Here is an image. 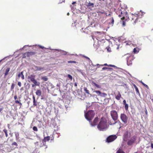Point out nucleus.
Here are the masks:
<instances>
[{
    "label": "nucleus",
    "instance_id": "28",
    "mask_svg": "<svg viewBox=\"0 0 153 153\" xmlns=\"http://www.w3.org/2000/svg\"><path fill=\"white\" fill-rule=\"evenodd\" d=\"M84 57H85L86 59H88L89 60V61H90L91 62V65H93V66H96V65H93V63H92V61H91L90 59V58H89V57H87V56H85Z\"/></svg>",
    "mask_w": 153,
    "mask_h": 153
},
{
    "label": "nucleus",
    "instance_id": "31",
    "mask_svg": "<svg viewBox=\"0 0 153 153\" xmlns=\"http://www.w3.org/2000/svg\"><path fill=\"white\" fill-rule=\"evenodd\" d=\"M116 153H125L122 150H121L120 149H119L117 151Z\"/></svg>",
    "mask_w": 153,
    "mask_h": 153
},
{
    "label": "nucleus",
    "instance_id": "45",
    "mask_svg": "<svg viewBox=\"0 0 153 153\" xmlns=\"http://www.w3.org/2000/svg\"><path fill=\"white\" fill-rule=\"evenodd\" d=\"M111 20V23L112 25H113L114 24V19H113V17L112 18Z\"/></svg>",
    "mask_w": 153,
    "mask_h": 153
},
{
    "label": "nucleus",
    "instance_id": "47",
    "mask_svg": "<svg viewBox=\"0 0 153 153\" xmlns=\"http://www.w3.org/2000/svg\"><path fill=\"white\" fill-rule=\"evenodd\" d=\"M122 25L123 26H124L126 25L125 22L123 21L122 22Z\"/></svg>",
    "mask_w": 153,
    "mask_h": 153
},
{
    "label": "nucleus",
    "instance_id": "1",
    "mask_svg": "<svg viewBox=\"0 0 153 153\" xmlns=\"http://www.w3.org/2000/svg\"><path fill=\"white\" fill-rule=\"evenodd\" d=\"M107 128V120L105 118L102 117L98 124L97 128L100 131H105Z\"/></svg>",
    "mask_w": 153,
    "mask_h": 153
},
{
    "label": "nucleus",
    "instance_id": "49",
    "mask_svg": "<svg viewBox=\"0 0 153 153\" xmlns=\"http://www.w3.org/2000/svg\"><path fill=\"white\" fill-rule=\"evenodd\" d=\"M108 65L106 63H105L103 65H101L100 66H108Z\"/></svg>",
    "mask_w": 153,
    "mask_h": 153
},
{
    "label": "nucleus",
    "instance_id": "63",
    "mask_svg": "<svg viewBox=\"0 0 153 153\" xmlns=\"http://www.w3.org/2000/svg\"><path fill=\"white\" fill-rule=\"evenodd\" d=\"M134 19V16L132 17V19L133 20Z\"/></svg>",
    "mask_w": 153,
    "mask_h": 153
},
{
    "label": "nucleus",
    "instance_id": "43",
    "mask_svg": "<svg viewBox=\"0 0 153 153\" xmlns=\"http://www.w3.org/2000/svg\"><path fill=\"white\" fill-rule=\"evenodd\" d=\"M106 49L107 51L108 52H110L111 51V49L109 47H106Z\"/></svg>",
    "mask_w": 153,
    "mask_h": 153
},
{
    "label": "nucleus",
    "instance_id": "20",
    "mask_svg": "<svg viewBox=\"0 0 153 153\" xmlns=\"http://www.w3.org/2000/svg\"><path fill=\"white\" fill-rule=\"evenodd\" d=\"M36 95L40 96L41 95V91L40 90H37L36 92Z\"/></svg>",
    "mask_w": 153,
    "mask_h": 153
},
{
    "label": "nucleus",
    "instance_id": "30",
    "mask_svg": "<svg viewBox=\"0 0 153 153\" xmlns=\"http://www.w3.org/2000/svg\"><path fill=\"white\" fill-rule=\"evenodd\" d=\"M3 131L5 133L6 137H8V135L7 133V130L5 129L3 130Z\"/></svg>",
    "mask_w": 153,
    "mask_h": 153
},
{
    "label": "nucleus",
    "instance_id": "24",
    "mask_svg": "<svg viewBox=\"0 0 153 153\" xmlns=\"http://www.w3.org/2000/svg\"><path fill=\"white\" fill-rule=\"evenodd\" d=\"M10 68H7L6 70L5 71V73L4 74L5 76H6L8 74V72L10 71Z\"/></svg>",
    "mask_w": 153,
    "mask_h": 153
},
{
    "label": "nucleus",
    "instance_id": "16",
    "mask_svg": "<svg viewBox=\"0 0 153 153\" xmlns=\"http://www.w3.org/2000/svg\"><path fill=\"white\" fill-rule=\"evenodd\" d=\"M33 105L36 106L37 105L36 101V100L35 97L33 95Z\"/></svg>",
    "mask_w": 153,
    "mask_h": 153
},
{
    "label": "nucleus",
    "instance_id": "50",
    "mask_svg": "<svg viewBox=\"0 0 153 153\" xmlns=\"http://www.w3.org/2000/svg\"><path fill=\"white\" fill-rule=\"evenodd\" d=\"M145 113H146V114L147 115V114H148V113H147V109L146 108H145Z\"/></svg>",
    "mask_w": 153,
    "mask_h": 153
},
{
    "label": "nucleus",
    "instance_id": "27",
    "mask_svg": "<svg viewBox=\"0 0 153 153\" xmlns=\"http://www.w3.org/2000/svg\"><path fill=\"white\" fill-rule=\"evenodd\" d=\"M106 69H108V70H112L113 69L112 68H108V67H103V68H102V70H101V71H102V70H106Z\"/></svg>",
    "mask_w": 153,
    "mask_h": 153
},
{
    "label": "nucleus",
    "instance_id": "37",
    "mask_svg": "<svg viewBox=\"0 0 153 153\" xmlns=\"http://www.w3.org/2000/svg\"><path fill=\"white\" fill-rule=\"evenodd\" d=\"M77 71L80 73L82 75H83L84 74V73L81 70H77Z\"/></svg>",
    "mask_w": 153,
    "mask_h": 153
},
{
    "label": "nucleus",
    "instance_id": "6",
    "mask_svg": "<svg viewBox=\"0 0 153 153\" xmlns=\"http://www.w3.org/2000/svg\"><path fill=\"white\" fill-rule=\"evenodd\" d=\"M117 138L116 135H111L108 137L107 138V142L110 143L114 141Z\"/></svg>",
    "mask_w": 153,
    "mask_h": 153
},
{
    "label": "nucleus",
    "instance_id": "39",
    "mask_svg": "<svg viewBox=\"0 0 153 153\" xmlns=\"http://www.w3.org/2000/svg\"><path fill=\"white\" fill-rule=\"evenodd\" d=\"M15 102L16 103H19L20 105H22V103L20 102H19L18 100H16Z\"/></svg>",
    "mask_w": 153,
    "mask_h": 153
},
{
    "label": "nucleus",
    "instance_id": "33",
    "mask_svg": "<svg viewBox=\"0 0 153 153\" xmlns=\"http://www.w3.org/2000/svg\"><path fill=\"white\" fill-rule=\"evenodd\" d=\"M128 104H126L125 105V108L126 110H127L128 109Z\"/></svg>",
    "mask_w": 153,
    "mask_h": 153
},
{
    "label": "nucleus",
    "instance_id": "53",
    "mask_svg": "<svg viewBox=\"0 0 153 153\" xmlns=\"http://www.w3.org/2000/svg\"><path fill=\"white\" fill-rule=\"evenodd\" d=\"M39 46V47L40 48H42V49H44V47L42 46Z\"/></svg>",
    "mask_w": 153,
    "mask_h": 153
},
{
    "label": "nucleus",
    "instance_id": "10",
    "mask_svg": "<svg viewBox=\"0 0 153 153\" xmlns=\"http://www.w3.org/2000/svg\"><path fill=\"white\" fill-rule=\"evenodd\" d=\"M94 92H95L98 94V96L100 95L101 96H106L107 94L105 93H102L100 91H94Z\"/></svg>",
    "mask_w": 153,
    "mask_h": 153
},
{
    "label": "nucleus",
    "instance_id": "61",
    "mask_svg": "<svg viewBox=\"0 0 153 153\" xmlns=\"http://www.w3.org/2000/svg\"><path fill=\"white\" fill-rule=\"evenodd\" d=\"M69 13H67V15L68 16H69Z\"/></svg>",
    "mask_w": 153,
    "mask_h": 153
},
{
    "label": "nucleus",
    "instance_id": "46",
    "mask_svg": "<svg viewBox=\"0 0 153 153\" xmlns=\"http://www.w3.org/2000/svg\"><path fill=\"white\" fill-rule=\"evenodd\" d=\"M18 85L20 87L21 86V82H18Z\"/></svg>",
    "mask_w": 153,
    "mask_h": 153
},
{
    "label": "nucleus",
    "instance_id": "40",
    "mask_svg": "<svg viewBox=\"0 0 153 153\" xmlns=\"http://www.w3.org/2000/svg\"><path fill=\"white\" fill-rule=\"evenodd\" d=\"M120 123V121H117L113 123H110L109 124H110V125H114V124H115L116 123Z\"/></svg>",
    "mask_w": 153,
    "mask_h": 153
},
{
    "label": "nucleus",
    "instance_id": "11",
    "mask_svg": "<svg viewBox=\"0 0 153 153\" xmlns=\"http://www.w3.org/2000/svg\"><path fill=\"white\" fill-rule=\"evenodd\" d=\"M128 131H126L123 135V140L124 141H126L128 137Z\"/></svg>",
    "mask_w": 153,
    "mask_h": 153
},
{
    "label": "nucleus",
    "instance_id": "29",
    "mask_svg": "<svg viewBox=\"0 0 153 153\" xmlns=\"http://www.w3.org/2000/svg\"><path fill=\"white\" fill-rule=\"evenodd\" d=\"M15 86V84L13 83L11 85V88H10V90L11 91H12L13 90L14 88V87Z\"/></svg>",
    "mask_w": 153,
    "mask_h": 153
},
{
    "label": "nucleus",
    "instance_id": "9",
    "mask_svg": "<svg viewBox=\"0 0 153 153\" xmlns=\"http://www.w3.org/2000/svg\"><path fill=\"white\" fill-rule=\"evenodd\" d=\"M98 120L99 118L97 117H96L94 120L93 123H92L90 121V125L92 126H95L96 125L98 122Z\"/></svg>",
    "mask_w": 153,
    "mask_h": 153
},
{
    "label": "nucleus",
    "instance_id": "32",
    "mask_svg": "<svg viewBox=\"0 0 153 153\" xmlns=\"http://www.w3.org/2000/svg\"><path fill=\"white\" fill-rule=\"evenodd\" d=\"M84 90L85 91V93L87 94H89V91L88 90H87V88H84Z\"/></svg>",
    "mask_w": 153,
    "mask_h": 153
},
{
    "label": "nucleus",
    "instance_id": "26",
    "mask_svg": "<svg viewBox=\"0 0 153 153\" xmlns=\"http://www.w3.org/2000/svg\"><path fill=\"white\" fill-rule=\"evenodd\" d=\"M41 79L45 81H47L48 80V78L47 76H45L42 77Z\"/></svg>",
    "mask_w": 153,
    "mask_h": 153
},
{
    "label": "nucleus",
    "instance_id": "23",
    "mask_svg": "<svg viewBox=\"0 0 153 153\" xmlns=\"http://www.w3.org/2000/svg\"><path fill=\"white\" fill-rule=\"evenodd\" d=\"M134 87L136 91V92L137 93V94L140 95V94L139 91V90H138L137 87L135 85H134Z\"/></svg>",
    "mask_w": 153,
    "mask_h": 153
},
{
    "label": "nucleus",
    "instance_id": "25",
    "mask_svg": "<svg viewBox=\"0 0 153 153\" xmlns=\"http://www.w3.org/2000/svg\"><path fill=\"white\" fill-rule=\"evenodd\" d=\"M15 134V136L16 137V140H18L19 138V133L18 132H16Z\"/></svg>",
    "mask_w": 153,
    "mask_h": 153
},
{
    "label": "nucleus",
    "instance_id": "56",
    "mask_svg": "<svg viewBox=\"0 0 153 153\" xmlns=\"http://www.w3.org/2000/svg\"><path fill=\"white\" fill-rule=\"evenodd\" d=\"M93 23L91 22V23L89 25V26H91L92 25V24Z\"/></svg>",
    "mask_w": 153,
    "mask_h": 153
},
{
    "label": "nucleus",
    "instance_id": "48",
    "mask_svg": "<svg viewBox=\"0 0 153 153\" xmlns=\"http://www.w3.org/2000/svg\"><path fill=\"white\" fill-rule=\"evenodd\" d=\"M123 104L125 105V104H126L127 103H126V101L125 100H124L123 101Z\"/></svg>",
    "mask_w": 153,
    "mask_h": 153
},
{
    "label": "nucleus",
    "instance_id": "60",
    "mask_svg": "<svg viewBox=\"0 0 153 153\" xmlns=\"http://www.w3.org/2000/svg\"><path fill=\"white\" fill-rule=\"evenodd\" d=\"M112 65H108V66L111 67Z\"/></svg>",
    "mask_w": 153,
    "mask_h": 153
},
{
    "label": "nucleus",
    "instance_id": "64",
    "mask_svg": "<svg viewBox=\"0 0 153 153\" xmlns=\"http://www.w3.org/2000/svg\"><path fill=\"white\" fill-rule=\"evenodd\" d=\"M119 46H118L117 48V49H119Z\"/></svg>",
    "mask_w": 153,
    "mask_h": 153
},
{
    "label": "nucleus",
    "instance_id": "4",
    "mask_svg": "<svg viewBox=\"0 0 153 153\" xmlns=\"http://www.w3.org/2000/svg\"><path fill=\"white\" fill-rule=\"evenodd\" d=\"M35 75L32 74L30 76H28L27 77V79L28 81L29 82H33V83H36V82L37 81V80L35 79Z\"/></svg>",
    "mask_w": 153,
    "mask_h": 153
},
{
    "label": "nucleus",
    "instance_id": "59",
    "mask_svg": "<svg viewBox=\"0 0 153 153\" xmlns=\"http://www.w3.org/2000/svg\"><path fill=\"white\" fill-rule=\"evenodd\" d=\"M100 1H104L105 0H99Z\"/></svg>",
    "mask_w": 153,
    "mask_h": 153
},
{
    "label": "nucleus",
    "instance_id": "8",
    "mask_svg": "<svg viewBox=\"0 0 153 153\" xmlns=\"http://www.w3.org/2000/svg\"><path fill=\"white\" fill-rule=\"evenodd\" d=\"M136 136H133L130 140H128L127 142V144L128 145H131L133 143L135 142L136 140Z\"/></svg>",
    "mask_w": 153,
    "mask_h": 153
},
{
    "label": "nucleus",
    "instance_id": "55",
    "mask_svg": "<svg viewBox=\"0 0 153 153\" xmlns=\"http://www.w3.org/2000/svg\"><path fill=\"white\" fill-rule=\"evenodd\" d=\"M74 85L75 87H76L77 86V84L76 82L75 83Z\"/></svg>",
    "mask_w": 153,
    "mask_h": 153
},
{
    "label": "nucleus",
    "instance_id": "35",
    "mask_svg": "<svg viewBox=\"0 0 153 153\" xmlns=\"http://www.w3.org/2000/svg\"><path fill=\"white\" fill-rule=\"evenodd\" d=\"M141 83H142V84L145 86V87L146 88H147L148 89L149 88V87L148 86L146 85V84H144V83H143V82H141Z\"/></svg>",
    "mask_w": 153,
    "mask_h": 153
},
{
    "label": "nucleus",
    "instance_id": "21",
    "mask_svg": "<svg viewBox=\"0 0 153 153\" xmlns=\"http://www.w3.org/2000/svg\"><path fill=\"white\" fill-rule=\"evenodd\" d=\"M55 50L56 51H58L59 52H62V54L63 55H66L67 54V52H66V51H62L61 50H57V49H55Z\"/></svg>",
    "mask_w": 153,
    "mask_h": 153
},
{
    "label": "nucleus",
    "instance_id": "7",
    "mask_svg": "<svg viewBox=\"0 0 153 153\" xmlns=\"http://www.w3.org/2000/svg\"><path fill=\"white\" fill-rule=\"evenodd\" d=\"M35 144L36 146H39L40 147H42L44 146L45 147V149L47 148V146L45 144V143L43 140L42 141H40L39 142H36L35 143Z\"/></svg>",
    "mask_w": 153,
    "mask_h": 153
},
{
    "label": "nucleus",
    "instance_id": "38",
    "mask_svg": "<svg viewBox=\"0 0 153 153\" xmlns=\"http://www.w3.org/2000/svg\"><path fill=\"white\" fill-rule=\"evenodd\" d=\"M33 130L35 131H38V129L36 126H34L33 127Z\"/></svg>",
    "mask_w": 153,
    "mask_h": 153
},
{
    "label": "nucleus",
    "instance_id": "36",
    "mask_svg": "<svg viewBox=\"0 0 153 153\" xmlns=\"http://www.w3.org/2000/svg\"><path fill=\"white\" fill-rule=\"evenodd\" d=\"M68 76L71 80L72 79V76L71 75L68 74Z\"/></svg>",
    "mask_w": 153,
    "mask_h": 153
},
{
    "label": "nucleus",
    "instance_id": "51",
    "mask_svg": "<svg viewBox=\"0 0 153 153\" xmlns=\"http://www.w3.org/2000/svg\"><path fill=\"white\" fill-rule=\"evenodd\" d=\"M14 99L15 100H16L17 99V95H16L14 97Z\"/></svg>",
    "mask_w": 153,
    "mask_h": 153
},
{
    "label": "nucleus",
    "instance_id": "57",
    "mask_svg": "<svg viewBox=\"0 0 153 153\" xmlns=\"http://www.w3.org/2000/svg\"><path fill=\"white\" fill-rule=\"evenodd\" d=\"M111 67H116V66L114 65H112V66H111Z\"/></svg>",
    "mask_w": 153,
    "mask_h": 153
},
{
    "label": "nucleus",
    "instance_id": "42",
    "mask_svg": "<svg viewBox=\"0 0 153 153\" xmlns=\"http://www.w3.org/2000/svg\"><path fill=\"white\" fill-rule=\"evenodd\" d=\"M12 145H14V146H16V147H17V146H18V144H17V143L16 142H13Z\"/></svg>",
    "mask_w": 153,
    "mask_h": 153
},
{
    "label": "nucleus",
    "instance_id": "14",
    "mask_svg": "<svg viewBox=\"0 0 153 153\" xmlns=\"http://www.w3.org/2000/svg\"><path fill=\"white\" fill-rule=\"evenodd\" d=\"M18 76L19 77H20L21 76L22 78L23 79L25 78L23 74V71H22L21 72L19 73L18 75Z\"/></svg>",
    "mask_w": 153,
    "mask_h": 153
},
{
    "label": "nucleus",
    "instance_id": "13",
    "mask_svg": "<svg viewBox=\"0 0 153 153\" xmlns=\"http://www.w3.org/2000/svg\"><path fill=\"white\" fill-rule=\"evenodd\" d=\"M91 82L92 85H95L97 88H101V86L100 85L96 84L93 81H91Z\"/></svg>",
    "mask_w": 153,
    "mask_h": 153
},
{
    "label": "nucleus",
    "instance_id": "41",
    "mask_svg": "<svg viewBox=\"0 0 153 153\" xmlns=\"http://www.w3.org/2000/svg\"><path fill=\"white\" fill-rule=\"evenodd\" d=\"M68 63H76V62L74 61H70L68 62Z\"/></svg>",
    "mask_w": 153,
    "mask_h": 153
},
{
    "label": "nucleus",
    "instance_id": "62",
    "mask_svg": "<svg viewBox=\"0 0 153 153\" xmlns=\"http://www.w3.org/2000/svg\"><path fill=\"white\" fill-rule=\"evenodd\" d=\"M127 64L128 65H129V64H128V62L127 61Z\"/></svg>",
    "mask_w": 153,
    "mask_h": 153
},
{
    "label": "nucleus",
    "instance_id": "52",
    "mask_svg": "<svg viewBox=\"0 0 153 153\" xmlns=\"http://www.w3.org/2000/svg\"><path fill=\"white\" fill-rule=\"evenodd\" d=\"M151 147L152 148H153V144L151 143Z\"/></svg>",
    "mask_w": 153,
    "mask_h": 153
},
{
    "label": "nucleus",
    "instance_id": "15",
    "mask_svg": "<svg viewBox=\"0 0 153 153\" xmlns=\"http://www.w3.org/2000/svg\"><path fill=\"white\" fill-rule=\"evenodd\" d=\"M87 6L88 7H94V4L93 3H91L89 1V2H87Z\"/></svg>",
    "mask_w": 153,
    "mask_h": 153
},
{
    "label": "nucleus",
    "instance_id": "2",
    "mask_svg": "<svg viewBox=\"0 0 153 153\" xmlns=\"http://www.w3.org/2000/svg\"><path fill=\"white\" fill-rule=\"evenodd\" d=\"M95 113L94 111L92 110L88 111L86 113L85 112V118L88 120L89 122L94 117Z\"/></svg>",
    "mask_w": 153,
    "mask_h": 153
},
{
    "label": "nucleus",
    "instance_id": "19",
    "mask_svg": "<svg viewBox=\"0 0 153 153\" xmlns=\"http://www.w3.org/2000/svg\"><path fill=\"white\" fill-rule=\"evenodd\" d=\"M121 97V95L119 92H118V94L116 96V98L118 100H120Z\"/></svg>",
    "mask_w": 153,
    "mask_h": 153
},
{
    "label": "nucleus",
    "instance_id": "18",
    "mask_svg": "<svg viewBox=\"0 0 153 153\" xmlns=\"http://www.w3.org/2000/svg\"><path fill=\"white\" fill-rule=\"evenodd\" d=\"M35 53L32 52H27L26 53V55L27 56L29 57L30 56L33 55L35 54Z\"/></svg>",
    "mask_w": 153,
    "mask_h": 153
},
{
    "label": "nucleus",
    "instance_id": "54",
    "mask_svg": "<svg viewBox=\"0 0 153 153\" xmlns=\"http://www.w3.org/2000/svg\"><path fill=\"white\" fill-rule=\"evenodd\" d=\"M133 15H134V16H135L136 17H137L138 16V14H137L135 13Z\"/></svg>",
    "mask_w": 153,
    "mask_h": 153
},
{
    "label": "nucleus",
    "instance_id": "44",
    "mask_svg": "<svg viewBox=\"0 0 153 153\" xmlns=\"http://www.w3.org/2000/svg\"><path fill=\"white\" fill-rule=\"evenodd\" d=\"M131 44V42L130 41H128L126 43V45H130Z\"/></svg>",
    "mask_w": 153,
    "mask_h": 153
},
{
    "label": "nucleus",
    "instance_id": "3",
    "mask_svg": "<svg viewBox=\"0 0 153 153\" xmlns=\"http://www.w3.org/2000/svg\"><path fill=\"white\" fill-rule=\"evenodd\" d=\"M110 114L113 120L116 121L118 118V114L117 111L115 110H112L110 112Z\"/></svg>",
    "mask_w": 153,
    "mask_h": 153
},
{
    "label": "nucleus",
    "instance_id": "12",
    "mask_svg": "<svg viewBox=\"0 0 153 153\" xmlns=\"http://www.w3.org/2000/svg\"><path fill=\"white\" fill-rule=\"evenodd\" d=\"M33 69L35 71H41L43 69V68L36 66H34Z\"/></svg>",
    "mask_w": 153,
    "mask_h": 153
},
{
    "label": "nucleus",
    "instance_id": "5",
    "mask_svg": "<svg viewBox=\"0 0 153 153\" xmlns=\"http://www.w3.org/2000/svg\"><path fill=\"white\" fill-rule=\"evenodd\" d=\"M120 119L125 124L127 123L128 122V117L124 114H120Z\"/></svg>",
    "mask_w": 153,
    "mask_h": 153
},
{
    "label": "nucleus",
    "instance_id": "22",
    "mask_svg": "<svg viewBox=\"0 0 153 153\" xmlns=\"http://www.w3.org/2000/svg\"><path fill=\"white\" fill-rule=\"evenodd\" d=\"M36 82V83L35 82V83H33V84L32 85V87H35V86L39 85L40 83L39 82Z\"/></svg>",
    "mask_w": 153,
    "mask_h": 153
},
{
    "label": "nucleus",
    "instance_id": "58",
    "mask_svg": "<svg viewBox=\"0 0 153 153\" xmlns=\"http://www.w3.org/2000/svg\"><path fill=\"white\" fill-rule=\"evenodd\" d=\"M76 3V1L72 3V4H74Z\"/></svg>",
    "mask_w": 153,
    "mask_h": 153
},
{
    "label": "nucleus",
    "instance_id": "17",
    "mask_svg": "<svg viewBox=\"0 0 153 153\" xmlns=\"http://www.w3.org/2000/svg\"><path fill=\"white\" fill-rule=\"evenodd\" d=\"M50 139V136H47L45 137L43 141L45 143L46 141H48Z\"/></svg>",
    "mask_w": 153,
    "mask_h": 153
},
{
    "label": "nucleus",
    "instance_id": "34",
    "mask_svg": "<svg viewBox=\"0 0 153 153\" xmlns=\"http://www.w3.org/2000/svg\"><path fill=\"white\" fill-rule=\"evenodd\" d=\"M138 51L137 50V49L135 48L133 50V52L134 53H137L138 52Z\"/></svg>",
    "mask_w": 153,
    "mask_h": 153
}]
</instances>
